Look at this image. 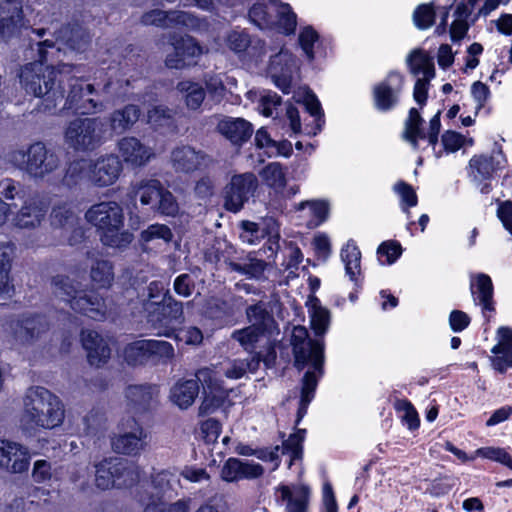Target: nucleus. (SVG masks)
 <instances>
[{
  "label": "nucleus",
  "mask_w": 512,
  "mask_h": 512,
  "mask_svg": "<svg viewBox=\"0 0 512 512\" xmlns=\"http://www.w3.org/2000/svg\"><path fill=\"white\" fill-rule=\"evenodd\" d=\"M309 316L311 328L315 335L323 337L330 325V313L321 306L316 298L309 301ZM294 365L299 371H305L302 379L298 420L305 414L308 405L314 398L318 380L324 373L325 343L323 338L311 339L303 326H295L292 331Z\"/></svg>",
  "instance_id": "nucleus-1"
},
{
  "label": "nucleus",
  "mask_w": 512,
  "mask_h": 512,
  "mask_svg": "<svg viewBox=\"0 0 512 512\" xmlns=\"http://www.w3.org/2000/svg\"><path fill=\"white\" fill-rule=\"evenodd\" d=\"M259 365L260 359L252 356L249 359H227L218 365L200 369L197 377L204 391V399L199 407L200 414H212L224 405L228 389L224 387L223 377L231 380L240 379L247 372L254 373Z\"/></svg>",
  "instance_id": "nucleus-2"
},
{
  "label": "nucleus",
  "mask_w": 512,
  "mask_h": 512,
  "mask_svg": "<svg viewBox=\"0 0 512 512\" xmlns=\"http://www.w3.org/2000/svg\"><path fill=\"white\" fill-rule=\"evenodd\" d=\"M40 61L26 64L20 74V82L24 90L35 97L44 98L45 108L52 109L57 106L58 102L63 100V90L60 85L62 79L58 80L56 85L57 74L60 76L69 73L71 68L62 65L57 72L52 66L45 65L48 60V52L44 51V47L53 48L54 43L50 40H44L39 44Z\"/></svg>",
  "instance_id": "nucleus-3"
},
{
  "label": "nucleus",
  "mask_w": 512,
  "mask_h": 512,
  "mask_svg": "<svg viewBox=\"0 0 512 512\" xmlns=\"http://www.w3.org/2000/svg\"><path fill=\"white\" fill-rule=\"evenodd\" d=\"M64 420L61 400L44 387H31L23 399L21 427L27 432L53 429Z\"/></svg>",
  "instance_id": "nucleus-4"
},
{
  "label": "nucleus",
  "mask_w": 512,
  "mask_h": 512,
  "mask_svg": "<svg viewBox=\"0 0 512 512\" xmlns=\"http://www.w3.org/2000/svg\"><path fill=\"white\" fill-rule=\"evenodd\" d=\"M88 223L95 226L101 233L104 245L113 248H125L132 240L133 235L122 230L124 225L123 209L115 201H104L92 205L85 213Z\"/></svg>",
  "instance_id": "nucleus-5"
},
{
  "label": "nucleus",
  "mask_w": 512,
  "mask_h": 512,
  "mask_svg": "<svg viewBox=\"0 0 512 512\" xmlns=\"http://www.w3.org/2000/svg\"><path fill=\"white\" fill-rule=\"evenodd\" d=\"M54 293L68 302L73 310L92 319L105 316L106 307L101 297L93 291L78 290L69 277L57 276L53 280Z\"/></svg>",
  "instance_id": "nucleus-6"
},
{
  "label": "nucleus",
  "mask_w": 512,
  "mask_h": 512,
  "mask_svg": "<svg viewBox=\"0 0 512 512\" xmlns=\"http://www.w3.org/2000/svg\"><path fill=\"white\" fill-rule=\"evenodd\" d=\"M121 163L116 156L106 155L98 158L93 164L85 160L72 163L67 175L71 178H88L99 187L112 185L121 172Z\"/></svg>",
  "instance_id": "nucleus-7"
},
{
  "label": "nucleus",
  "mask_w": 512,
  "mask_h": 512,
  "mask_svg": "<svg viewBox=\"0 0 512 512\" xmlns=\"http://www.w3.org/2000/svg\"><path fill=\"white\" fill-rule=\"evenodd\" d=\"M106 133V125L101 119L78 118L66 128L65 141L77 150L93 149L102 142Z\"/></svg>",
  "instance_id": "nucleus-8"
},
{
  "label": "nucleus",
  "mask_w": 512,
  "mask_h": 512,
  "mask_svg": "<svg viewBox=\"0 0 512 512\" xmlns=\"http://www.w3.org/2000/svg\"><path fill=\"white\" fill-rule=\"evenodd\" d=\"M181 488L180 474L176 469H164L156 472L151 483L139 493L138 499L143 509L148 502H156V505H164L177 496Z\"/></svg>",
  "instance_id": "nucleus-9"
},
{
  "label": "nucleus",
  "mask_w": 512,
  "mask_h": 512,
  "mask_svg": "<svg viewBox=\"0 0 512 512\" xmlns=\"http://www.w3.org/2000/svg\"><path fill=\"white\" fill-rule=\"evenodd\" d=\"M423 119L416 108H411L407 120L403 139L410 144L414 150L422 149L428 146L435 147L438 141L440 131V112L438 111L429 122V129L425 132L422 127Z\"/></svg>",
  "instance_id": "nucleus-10"
},
{
  "label": "nucleus",
  "mask_w": 512,
  "mask_h": 512,
  "mask_svg": "<svg viewBox=\"0 0 512 512\" xmlns=\"http://www.w3.org/2000/svg\"><path fill=\"white\" fill-rule=\"evenodd\" d=\"M12 161L24 166L26 171L34 178H44L59 166L56 155L48 153L42 143H35L28 149L27 155L23 151L12 154Z\"/></svg>",
  "instance_id": "nucleus-11"
},
{
  "label": "nucleus",
  "mask_w": 512,
  "mask_h": 512,
  "mask_svg": "<svg viewBox=\"0 0 512 512\" xmlns=\"http://www.w3.org/2000/svg\"><path fill=\"white\" fill-rule=\"evenodd\" d=\"M479 0H456L454 20L450 27V35L453 41L464 38L471 23L475 21L472 12ZM510 0H485L479 13L487 15L495 10L500 4H507Z\"/></svg>",
  "instance_id": "nucleus-12"
},
{
  "label": "nucleus",
  "mask_w": 512,
  "mask_h": 512,
  "mask_svg": "<svg viewBox=\"0 0 512 512\" xmlns=\"http://www.w3.org/2000/svg\"><path fill=\"white\" fill-rule=\"evenodd\" d=\"M145 25H155L165 28H183L190 31H203L208 27L204 19L185 11L164 12L155 9L142 16Z\"/></svg>",
  "instance_id": "nucleus-13"
},
{
  "label": "nucleus",
  "mask_w": 512,
  "mask_h": 512,
  "mask_svg": "<svg viewBox=\"0 0 512 512\" xmlns=\"http://www.w3.org/2000/svg\"><path fill=\"white\" fill-rule=\"evenodd\" d=\"M148 321L159 330V334L171 337L177 325L184 320L183 306L181 302L172 297L166 298L160 307L148 311Z\"/></svg>",
  "instance_id": "nucleus-14"
},
{
  "label": "nucleus",
  "mask_w": 512,
  "mask_h": 512,
  "mask_svg": "<svg viewBox=\"0 0 512 512\" xmlns=\"http://www.w3.org/2000/svg\"><path fill=\"white\" fill-rule=\"evenodd\" d=\"M70 91L63 109L72 110L81 114L101 112L103 104L94 98V87L80 79H74L70 84Z\"/></svg>",
  "instance_id": "nucleus-15"
},
{
  "label": "nucleus",
  "mask_w": 512,
  "mask_h": 512,
  "mask_svg": "<svg viewBox=\"0 0 512 512\" xmlns=\"http://www.w3.org/2000/svg\"><path fill=\"white\" fill-rule=\"evenodd\" d=\"M247 317L251 325L242 330L235 331L233 338L236 339L245 350L253 347L264 336L265 331L272 325L271 316L261 305H254L248 308Z\"/></svg>",
  "instance_id": "nucleus-16"
},
{
  "label": "nucleus",
  "mask_w": 512,
  "mask_h": 512,
  "mask_svg": "<svg viewBox=\"0 0 512 512\" xmlns=\"http://www.w3.org/2000/svg\"><path fill=\"white\" fill-rule=\"evenodd\" d=\"M297 70L298 61L287 49L281 48L278 53L270 56L268 74L283 93L290 92Z\"/></svg>",
  "instance_id": "nucleus-17"
},
{
  "label": "nucleus",
  "mask_w": 512,
  "mask_h": 512,
  "mask_svg": "<svg viewBox=\"0 0 512 512\" xmlns=\"http://www.w3.org/2000/svg\"><path fill=\"white\" fill-rule=\"evenodd\" d=\"M258 181L253 173L235 175L231 178L225 192V207L232 212H238L253 196Z\"/></svg>",
  "instance_id": "nucleus-18"
},
{
  "label": "nucleus",
  "mask_w": 512,
  "mask_h": 512,
  "mask_svg": "<svg viewBox=\"0 0 512 512\" xmlns=\"http://www.w3.org/2000/svg\"><path fill=\"white\" fill-rule=\"evenodd\" d=\"M225 42L227 47L243 61L257 64L265 54L264 42L259 39L252 40L245 30H231L227 33Z\"/></svg>",
  "instance_id": "nucleus-19"
},
{
  "label": "nucleus",
  "mask_w": 512,
  "mask_h": 512,
  "mask_svg": "<svg viewBox=\"0 0 512 512\" xmlns=\"http://www.w3.org/2000/svg\"><path fill=\"white\" fill-rule=\"evenodd\" d=\"M404 77L398 72H390L373 88V101L376 109L389 111L393 109L403 89Z\"/></svg>",
  "instance_id": "nucleus-20"
},
{
  "label": "nucleus",
  "mask_w": 512,
  "mask_h": 512,
  "mask_svg": "<svg viewBox=\"0 0 512 512\" xmlns=\"http://www.w3.org/2000/svg\"><path fill=\"white\" fill-rule=\"evenodd\" d=\"M146 433L134 419L122 425V431L112 439L115 452L125 455H137L145 447Z\"/></svg>",
  "instance_id": "nucleus-21"
},
{
  "label": "nucleus",
  "mask_w": 512,
  "mask_h": 512,
  "mask_svg": "<svg viewBox=\"0 0 512 512\" xmlns=\"http://www.w3.org/2000/svg\"><path fill=\"white\" fill-rule=\"evenodd\" d=\"M173 52L166 56V65L169 68L179 69L186 65L196 63L203 49L190 36L174 40L172 43Z\"/></svg>",
  "instance_id": "nucleus-22"
},
{
  "label": "nucleus",
  "mask_w": 512,
  "mask_h": 512,
  "mask_svg": "<svg viewBox=\"0 0 512 512\" xmlns=\"http://www.w3.org/2000/svg\"><path fill=\"white\" fill-rule=\"evenodd\" d=\"M48 210V202L44 198L34 197L25 201L19 212L12 218L15 227L33 229L43 221Z\"/></svg>",
  "instance_id": "nucleus-23"
},
{
  "label": "nucleus",
  "mask_w": 512,
  "mask_h": 512,
  "mask_svg": "<svg viewBox=\"0 0 512 512\" xmlns=\"http://www.w3.org/2000/svg\"><path fill=\"white\" fill-rule=\"evenodd\" d=\"M207 157L190 146H179L172 150L170 164L175 172L189 174L206 166Z\"/></svg>",
  "instance_id": "nucleus-24"
},
{
  "label": "nucleus",
  "mask_w": 512,
  "mask_h": 512,
  "mask_svg": "<svg viewBox=\"0 0 512 512\" xmlns=\"http://www.w3.org/2000/svg\"><path fill=\"white\" fill-rule=\"evenodd\" d=\"M496 341L491 349V364L496 371L505 373L508 368H512V328L499 327Z\"/></svg>",
  "instance_id": "nucleus-25"
},
{
  "label": "nucleus",
  "mask_w": 512,
  "mask_h": 512,
  "mask_svg": "<svg viewBox=\"0 0 512 512\" xmlns=\"http://www.w3.org/2000/svg\"><path fill=\"white\" fill-rule=\"evenodd\" d=\"M22 5L18 0L0 3V37L8 40L19 32L22 25Z\"/></svg>",
  "instance_id": "nucleus-26"
},
{
  "label": "nucleus",
  "mask_w": 512,
  "mask_h": 512,
  "mask_svg": "<svg viewBox=\"0 0 512 512\" xmlns=\"http://www.w3.org/2000/svg\"><path fill=\"white\" fill-rule=\"evenodd\" d=\"M81 341L83 348L87 352V359L90 365L100 367L110 358L111 350L108 343L97 332L83 330Z\"/></svg>",
  "instance_id": "nucleus-27"
},
{
  "label": "nucleus",
  "mask_w": 512,
  "mask_h": 512,
  "mask_svg": "<svg viewBox=\"0 0 512 512\" xmlns=\"http://www.w3.org/2000/svg\"><path fill=\"white\" fill-rule=\"evenodd\" d=\"M118 151L122 159L133 166H142L154 156L152 148L135 137L122 138L118 142Z\"/></svg>",
  "instance_id": "nucleus-28"
},
{
  "label": "nucleus",
  "mask_w": 512,
  "mask_h": 512,
  "mask_svg": "<svg viewBox=\"0 0 512 512\" xmlns=\"http://www.w3.org/2000/svg\"><path fill=\"white\" fill-rule=\"evenodd\" d=\"M304 430H299L295 434L291 435L284 443L283 447H274L271 450H261L257 453V457L264 461H270L274 463L273 469L279 466V452L287 453L290 455V465L292 462L300 458L302 453V442L304 440Z\"/></svg>",
  "instance_id": "nucleus-29"
},
{
  "label": "nucleus",
  "mask_w": 512,
  "mask_h": 512,
  "mask_svg": "<svg viewBox=\"0 0 512 512\" xmlns=\"http://www.w3.org/2000/svg\"><path fill=\"white\" fill-rule=\"evenodd\" d=\"M277 499L286 503L288 512H305L309 490L303 485L280 486L276 491Z\"/></svg>",
  "instance_id": "nucleus-30"
},
{
  "label": "nucleus",
  "mask_w": 512,
  "mask_h": 512,
  "mask_svg": "<svg viewBox=\"0 0 512 512\" xmlns=\"http://www.w3.org/2000/svg\"><path fill=\"white\" fill-rule=\"evenodd\" d=\"M470 289L474 301L482 306L484 311H492L493 308V284L491 278L483 273L473 274L470 277Z\"/></svg>",
  "instance_id": "nucleus-31"
},
{
  "label": "nucleus",
  "mask_w": 512,
  "mask_h": 512,
  "mask_svg": "<svg viewBox=\"0 0 512 512\" xmlns=\"http://www.w3.org/2000/svg\"><path fill=\"white\" fill-rule=\"evenodd\" d=\"M299 218L307 221V226L314 228L327 220L329 204L324 200H308L298 204Z\"/></svg>",
  "instance_id": "nucleus-32"
},
{
  "label": "nucleus",
  "mask_w": 512,
  "mask_h": 512,
  "mask_svg": "<svg viewBox=\"0 0 512 512\" xmlns=\"http://www.w3.org/2000/svg\"><path fill=\"white\" fill-rule=\"evenodd\" d=\"M346 275L356 286H360L361 252L353 240L347 241L340 253Z\"/></svg>",
  "instance_id": "nucleus-33"
},
{
  "label": "nucleus",
  "mask_w": 512,
  "mask_h": 512,
  "mask_svg": "<svg viewBox=\"0 0 512 512\" xmlns=\"http://www.w3.org/2000/svg\"><path fill=\"white\" fill-rule=\"evenodd\" d=\"M196 378H198L196 376ZM199 379L181 380L171 389L170 399L180 409L190 407L199 393Z\"/></svg>",
  "instance_id": "nucleus-34"
},
{
  "label": "nucleus",
  "mask_w": 512,
  "mask_h": 512,
  "mask_svg": "<svg viewBox=\"0 0 512 512\" xmlns=\"http://www.w3.org/2000/svg\"><path fill=\"white\" fill-rule=\"evenodd\" d=\"M500 159H502L501 153L492 156H474L470 160V176L477 182L489 179L501 167Z\"/></svg>",
  "instance_id": "nucleus-35"
},
{
  "label": "nucleus",
  "mask_w": 512,
  "mask_h": 512,
  "mask_svg": "<svg viewBox=\"0 0 512 512\" xmlns=\"http://www.w3.org/2000/svg\"><path fill=\"white\" fill-rule=\"evenodd\" d=\"M218 130L233 143L245 141L252 133L250 123L242 118H224L219 121Z\"/></svg>",
  "instance_id": "nucleus-36"
},
{
  "label": "nucleus",
  "mask_w": 512,
  "mask_h": 512,
  "mask_svg": "<svg viewBox=\"0 0 512 512\" xmlns=\"http://www.w3.org/2000/svg\"><path fill=\"white\" fill-rule=\"evenodd\" d=\"M410 72L420 78H434L435 69L433 59L423 50H413L406 59Z\"/></svg>",
  "instance_id": "nucleus-37"
},
{
  "label": "nucleus",
  "mask_w": 512,
  "mask_h": 512,
  "mask_svg": "<svg viewBox=\"0 0 512 512\" xmlns=\"http://www.w3.org/2000/svg\"><path fill=\"white\" fill-rule=\"evenodd\" d=\"M118 458H107L95 465V484L102 490L116 487Z\"/></svg>",
  "instance_id": "nucleus-38"
},
{
  "label": "nucleus",
  "mask_w": 512,
  "mask_h": 512,
  "mask_svg": "<svg viewBox=\"0 0 512 512\" xmlns=\"http://www.w3.org/2000/svg\"><path fill=\"white\" fill-rule=\"evenodd\" d=\"M139 115V109L134 105H127L121 110L114 111L110 117L111 131L123 133L137 122Z\"/></svg>",
  "instance_id": "nucleus-39"
},
{
  "label": "nucleus",
  "mask_w": 512,
  "mask_h": 512,
  "mask_svg": "<svg viewBox=\"0 0 512 512\" xmlns=\"http://www.w3.org/2000/svg\"><path fill=\"white\" fill-rule=\"evenodd\" d=\"M6 459L7 463H5V467L8 470L14 473H22L28 469L31 455L29 450L23 445L16 442H10Z\"/></svg>",
  "instance_id": "nucleus-40"
},
{
  "label": "nucleus",
  "mask_w": 512,
  "mask_h": 512,
  "mask_svg": "<svg viewBox=\"0 0 512 512\" xmlns=\"http://www.w3.org/2000/svg\"><path fill=\"white\" fill-rule=\"evenodd\" d=\"M149 340H137L123 350V358L129 365H142L150 360Z\"/></svg>",
  "instance_id": "nucleus-41"
},
{
  "label": "nucleus",
  "mask_w": 512,
  "mask_h": 512,
  "mask_svg": "<svg viewBox=\"0 0 512 512\" xmlns=\"http://www.w3.org/2000/svg\"><path fill=\"white\" fill-rule=\"evenodd\" d=\"M161 183L156 179H149L142 181L135 191L136 196L139 197L141 204L152 205L155 209L158 203V197L161 195Z\"/></svg>",
  "instance_id": "nucleus-42"
},
{
  "label": "nucleus",
  "mask_w": 512,
  "mask_h": 512,
  "mask_svg": "<svg viewBox=\"0 0 512 512\" xmlns=\"http://www.w3.org/2000/svg\"><path fill=\"white\" fill-rule=\"evenodd\" d=\"M260 175L265 184L275 191H280L286 185V172L280 163L268 164Z\"/></svg>",
  "instance_id": "nucleus-43"
},
{
  "label": "nucleus",
  "mask_w": 512,
  "mask_h": 512,
  "mask_svg": "<svg viewBox=\"0 0 512 512\" xmlns=\"http://www.w3.org/2000/svg\"><path fill=\"white\" fill-rule=\"evenodd\" d=\"M235 85L236 80L226 75H214L206 80L208 93L216 101L224 98L226 91H231Z\"/></svg>",
  "instance_id": "nucleus-44"
},
{
  "label": "nucleus",
  "mask_w": 512,
  "mask_h": 512,
  "mask_svg": "<svg viewBox=\"0 0 512 512\" xmlns=\"http://www.w3.org/2000/svg\"><path fill=\"white\" fill-rule=\"evenodd\" d=\"M140 469L118 458L117 473H116V487L126 488L132 486L140 478Z\"/></svg>",
  "instance_id": "nucleus-45"
},
{
  "label": "nucleus",
  "mask_w": 512,
  "mask_h": 512,
  "mask_svg": "<svg viewBox=\"0 0 512 512\" xmlns=\"http://www.w3.org/2000/svg\"><path fill=\"white\" fill-rule=\"evenodd\" d=\"M91 279L99 288L109 287L114 279L111 263L107 260H96L91 266Z\"/></svg>",
  "instance_id": "nucleus-46"
},
{
  "label": "nucleus",
  "mask_w": 512,
  "mask_h": 512,
  "mask_svg": "<svg viewBox=\"0 0 512 512\" xmlns=\"http://www.w3.org/2000/svg\"><path fill=\"white\" fill-rule=\"evenodd\" d=\"M178 90L185 94L186 105L189 109L196 110L202 104L205 94L203 88L195 82L182 81L177 86Z\"/></svg>",
  "instance_id": "nucleus-47"
},
{
  "label": "nucleus",
  "mask_w": 512,
  "mask_h": 512,
  "mask_svg": "<svg viewBox=\"0 0 512 512\" xmlns=\"http://www.w3.org/2000/svg\"><path fill=\"white\" fill-rule=\"evenodd\" d=\"M393 191L400 199L401 210L410 218L409 208L415 207L418 203L414 188L404 181H398L394 184Z\"/></svg>",
  "instance_id": "nucleus-48"
},
{
  "label": "nucleus",
  "mask_w": 512,
  "mask_h": 512,
  "mask_svg": "<svg viewBox=\"0 0 512 512\" xmlns=\"http://www.w3.org/2000/svg\"><path fill=\"white\" fill-rule=\"evenodd\" d=\"M293 99L298 103H303L306 110L315 118L316 122L320 120L322 115L320 102L315 94H313L308 88H299L294 92Z\"/></svg>",
  "instance_id": "nucleus-49"
},
{
  "label": "nucleus",
  "mask_w": 512,
  "mask_h": 512,
  "mask_svg": "<svg viewBox=\"0 0 512 512\" xmlns=\"http://www.w3.org/2000/svg\"><path fill=\"white\" fill-rule=\"evenodd\" d=\"M436 9L440 11L441 8L433 3L419 5L413 13L414 25L421 30L430 28L435 20Z\"/></svg>",
  "instance_id": "nucleus-50"
},
{
  "label": "nucleus",
  "mask_w": 512,
  "mask_h": 512,
  "mask_svg": "<svg viewBox=\"0 0 512 512\" xmlns=\"http://www.w3.org/2000/svg\"><path fill=\"white\" fill-rule=\"evenodd\" d=\"M170 297L167 286L163 282H151L148 286V300L145 303V310L148 312L155 307L159 308L161 303Z\"/></svg>",
  "instance_id": "nucleus-51"
},
{
  "label": "nucleus",
  "mask_w": 512,
  "mask_h": 512,
  "mask_svg": "<svg viewBox=\"0 0 512 512\" xmlns=\"http://www.w3.org/2000/svg\"><path fill=\"white\" fill-rule=\"evenodd\" d=\"M41 320L39 317L26 318L17 322L15 336L19 340L26 342L40 333Z\"/></svg>",
  "instance_id": "nucleus-52"
},
{
  "label": "nucleus",
  "mask_w": 512,
  "mask_h": 512,
  "mask_svg": "<svg viewBox=\"0 0 512 512\" xmlns=\"http://www.w3.org/2000/svg\"><path fill=\"white\" fill-rule=\"evenodd\" d=\"M76 223V217L67 205L54 207L51 214V224L55 227L72 229Z\"/></svg>",
  "instance_id": "nucleus-53"
},
{
  "label": "nucleus",
  "mask_w": 512,
  "mask_h": 512,
  "mask_svg": "<svg viewBox=\"0 0 512 512\" xmlns=\"http://www.w3.org/2000/svg\"><path fill=\"white\" fill-rule=\"evenodd\" d=\"M173 234L170 228L164 224H153L141 233V241L143 243H150L156 240H162L168 243L172 240Z\"/></svg>",
  "instance_id": "nucleus-54"
},
{
  "label": "nucleus",
  "mask_w": 512,
  "mask_h": 512,
  "mask_svg": "<svg viewBox=\"0 0 512 512\" xmlns=\"http://www.w3.org/2000/svg\"><path fill=\"white\" fill-rule=\"evenodd\" d=\"M21 191V185L16 183L12 179L6 178L0 181V202H2L6 206V218L12 210V205L6 203L5 200H14L17 196L20 195Z\"/></svg>",
  "instance_id": "nucleus-55"
},
{
  "label": "nucleus",
  "mask_w": 512,
  "mask_h": 512,
  "mask_svg": "<svg viewBox=\"0 0 512 512\" xmlns=\"http://www.w3.org/2000/svg\"><path fill=\"white\" fill-rule=\"evenodd\" d=\"M233 271L247 275L250 278H259L265 269V263L262 260L249 257L242 263H231Z\"/></svg>",
  "instance_id": "nucleus-56"
},
{
  "label": "nucleus",
  "mask_w": 512,
  "mask_h": 512,
  "mask_svg": "<svg viewBox=\"0 0 512 512\" xmlns=\"http://www.w3.org/2000/svg\"><path fill=\"white\" fill-rule=\"evenodd\" d=\"M442 144L447 152H456L462 147L472 146L473 140L460 133L448 130L442 135Z\"/></svg>",
  "instance_id": "nucleus-57"
},
{
  "label": "nucleus",
  "mask_w": 512,
  "mask_h": 512,
  "mask_svg": "<svg viewBox=\"0 0 512 512\" xmlns=\"http://www.w3.org/2000/svg\"><path fill=\"white\" fill-rule=\"evenodd\" d=\"M475 456L493 460L512 468V459L507 451L500 447H482L475 451Z\"/></svg>",
  "instance_id": "nucleus-58"
},
{
  "label": "nucleus",
  "mask_w": 512,
  "mask_h": 512,
  "mask_svg": "<svg viewBox=\"0 0 512 512\" xmlns=\"http://www.w3.org/2000/svg\"><path fill=\"white\" fill-rule=\"evenodd\" d=\"M150 358L166 362L174 357L172 345L166 341L149 339Z\"/></svg>",
  "instance_id": "nucleus-59"
},
{
  "label": "nucleus",
  "mask_w": 512,
  "mask_h": 512,
  "mask_svg": "<svg viewBox=\"0 0 512 512\" xmlns=\"http://www.w3.org/2000/svg\"><path fill=\"white\" fill-rule=\"evenodd\" d=\"M319 42V35L312 27H305L299 34V44L308 59L314 58V46Z\"/></svg>",
  "instance_id": "nucleus-60"
},
{
  "label": "nucleus",
  "mask_w": 512,
  "mask_h": 512,
  "mask_svg": "<svg viewBox=\"0 0 512 512\" xmlns=\"http://www.w3.org/2000/svg\"><path fill=\"white\" fill-rule=\"evenodd\" d=\"M398 412L402 413V419L409 429L414 430L419 427L420 420L416 409L407 400H398L395 404Z\"/></svg>",
  "instance_id": "nucleus-61"
},
{
  "label": "nucleus",
  "mask_w": 512,
  "mask_h": 512,
  "mask_svg": "<svg viewBox=\"0 0 512 512\" xmlns=\"http://www.w3.org/2000/svg\"><path fill=\"white\" fill-rule=\"evenodd\" d=\"M401 252L400 244L394 241L383 242L377 250L379 261L387 265L393 264L401 255Z\"/></svg>",
  "instance_id": "nucleus-62"
},
{
  "label": "nucleus",
  "mask_w": 512,
  "mask_h": 512,
  "mask_svg": "<svg viewBox=\"0 0 512 512\" xmlns=\"http://www.w3.org/2000/svg\"><path fill=\"white\" fill-rule=\"evenodd\" d=\"M155 503V501L148 502L143 512H190V499H180L168 506L167 503L164 505H156Z\"/></svg>",
  "instance_id": "nucleus-63"
},
{
  "label": "nucleus",
  "mask_w": 512,
  "mask_h": 512,
  "mask_svg": "<svg viewBox=\"0 0 512 512\" xmlns=\"http://www.w3.org/2000/svg\"><path fill=\"white\" fill-rule=\"evenodd\" d=\"M280 105V97L271 91H264L260 95L258 109L265 117L273 116L274 110Z\"/></svg>",
  "instance_id": "nucleus-64"
}]
</instances>
